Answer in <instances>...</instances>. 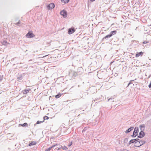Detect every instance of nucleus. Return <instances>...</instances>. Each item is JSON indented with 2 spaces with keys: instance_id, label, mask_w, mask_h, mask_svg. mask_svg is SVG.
Here are the masks:
<instances>
[{
  "instance_id": "nucleus-1",
  "label": "nucleus",
  "mask_w": 151,
  "mask_h": 151,
  "mask_svg": "<svg viewBox=\"0 0 151 151\" xmlns=\"http://www.w3.org/2000/svg\"><path fill=\"white\" fill-rule=\"evenodd\" d=\"M116 33V31H112L111 32V33L110 34L107 35L105 37L104 39H106L108 38V37H111L112 35L115 34Z\"/></svg>"
},
{
  "instance_id": "nucleus-2",
  "label": "nucleus",
  "mask_w": 151,
  "mask_h": 151,
  "mask_svg": "<svg viewBox=\"0 0 151 151\" xmlns=\"http://www.w3.org/2000/svg\"><path fill=\"white\" fill-rule=\"evenodd\" d=\"M138 128L137 127H136L134 129V130L133 133V134L132 136L133 137H135L138 134Z\"/></svg>"
},
{
  "instance_id": "nucleus-3",
  "label": "nucleus",
  "mask_w": 151,
  "mask_h": 151,
  "mask_svg": "<svg viewBox=\"0 0 151 151\" xmlns=\"http://www.w3.org/2000/svg\"><path fill=\"white\" fill-rule=\"evenodd\" d=\"M55 6L54 4L52 3L49 4L47 6V8L48 10L52 9L54 8Z\"/></svg>"
},
{
  "instance_id": "nucleus-4",
  "label": "nucleus",
  "mask_w": 151,
  "mask_h": 151,
  "mask_svg": "<svg viewBox=\"0 0 151 151\" xmlns=\"http://www.w3.org/2000/svg\"><path fill=\"white\" fill-rule=\"evenodd\" d=\"M75 31V29L74 28H71L68 29V33L69 34H71L73 33Z\"/></svg>"
},
{
  "instance_id": "nucleus-5",
  "label": "nucleus",
  "mask_w": 151,
  "mask_h": 151,
  "mask_svg": "<svg viewBox=\"0 0 151 151\" xmlns=\"http://www.w3.org/2000/svg\"><path fill=\"white\" fill-rule=\"evenodd\" d=\"M60 14L61 15L65 17H66L67 15L66 12L64 10L60 12Z\"/></svg>"
},
{
  "instance_id": "nucleus-6",
  "label": "nucleus",
  "mask_w": 151,
  "mask_h": 151,
  "mask_svg": "<svg viewBox=\"0 0 151 151\" xmlns=\"http://www.w3.org/2000/svg\"><path fill=\"white\" fill-rule=\"evenodd\" d=\"M34 36V35L32 33L28 32L26 35V36L27 37H32Z\"/></svg>"
},
{
  "instance_id": "nucleus-7",
  "label": "nucleus",
  "mask_w": 151,
  "mask_h": 151,
  "mask_svg": "<svg viewBox=\"0 0 151 151\" xmlns=\"http://www.w3.org/2000/svg\"><path fill=\"white\" fill-rule=\"evenodd\" d=\"M145 142L144 141H139L137 142H135V143H139V146H140L141 145H143L145 144Z\"/></svg>"
},
{
  "instance_id": "nucleus-8",
  "label": "nucleus",
  "mask_w": 151,
  "mask_h": 151,
  "mask_svg": "<svg viewBox=\"0 0 151 151\" xmlns=\"http://www.w3.org/2000/svg\"><path fill=\"white\" fill-rule=\"evenodd\" d=\"M144 135V133L143 131H141L139 133V136H138L139 137H142Z\"/></svg>"
},
{
  "instance_id": "nucleus-9",
  "label": "nucleus",
  "mask_w": 151,
  "mask_h": 151,
  "mask_svg": "<svg viewBox=\"0 0 151 151\" xmlns=\"http://www.w3.org/2000/svg\"><path fill=\"white\" fill-rule=\"evenodd\" d=\"M36 142L35 141H31V142L29 144V146H31L32 145H35L36 144Z\"/></svg>"
},
{
  "instance_id": "nucleus-10",
  "label": "nucleus",
  "mask_w": 151,
  "mask_h": 151,
  "mask_svg": "<svg viewBox=\"0 0 151 151\" xmlns=\"http://www.w3.org/2000/svg\"><path fill=\"white\" fill-rule=\"evenodd\" d=\"M143 55V52H137L135 56L137 58L139 56H142Z\"/></svg>"
},
{
  "instance_id": "nucleus-11",
  "label": "nucleus",
  "mask_w": 151,
  "mask_h": 151,
  "mask_svg": "<svg viewBox=\"0 0 151 151\" xmlns=\"http://www.w3.org/2000/svg\"><path fill=\"white\" fill-rule=\"evenodd\" d=\"M57 145V144H56V145H53L51 147H50L49 148H48L46 149L45 151H50L52 148L55 147Z\"/></svg>"
},
{
  "instance_id": "nucleus-12",
  "label": "nucleus",
  "mask_w": 151,
  "mask_h": 151,
  "mask_svg": "<svg viewBox=\"0 0 151 151\" xmlns=\"http://www.w3.org/2000/svg\"><path fill=\"white\" fill-rule=\"evenodd\" d=\"M19 126H22V127H26L28 126V124L27 123H25L23 124H19Z\"/></svg>"
},
{
  "instance_id": "nucleus-13",
  "label": "nucleus",
  "mask_w": 151,
  "mask_h": 151,
  "mask_svg": "<svg viewBox=\"0 0 151 151\" xmlns=\"http://www.w3.org/2000/svg\"><path fill=\"white\" fill-rule=\"evenodd\" d=\"M133 129V127H132L129 129H128L126 131V133H128L130 132L131 130H132Z\"/></svg>"
},
{
  "instance_id": "nucleus-14",
  "label": "nucleus",
  "mask_w": 151,
  "mask_h": 151,
  "mask_svg": "<svg viewBox=\"0 0 151 151\" xmlns=\"http://www.w3.org/2000/svg\"><path fill=\"white\" fill-rule=\"evenodd\" d=\"M69 0H61L62 3L65 4L68 2Z\"/></svg>"
},
{
  "instance_id": "nucleus-15",
  "label": "nucleus",
  "mask_w": 151,
  "mask_h": 151,
  "mask_svg": "<svg viewBox=\"0 0 151 151\" xmlns=\"http://www.w3.org/2000/svg\"><path fill=\"white\" fill-rule=\"evenodd\" d=\"M61 96V94L60 93H58V94L55 96V98H58L60 97Z\"/></svg>"
},
{
  "instance_id": "nucleus-16",
  "label": "nucleus",
  "mask_w": 151,
  "mask_h": 151,
  "mask_svg": "<svg viewBox=\"0 0 151 151\" xmlns=\"http://www.w3.org/2000/svg\"><path fill=\"white\" fill-rule=\"evenodd\" d=\"M135 139H132L129 141V144H130L131 143H133L134 142Z\"/></svg>"
},
{
  "instance_id": "nucleus-17",
  "label": "nucleus",
  "mask_w": 151,
  "mask_h": 151,
  "mask_svg": "<svg viewBox=\"0 0 151 151\" xmlns=\"http://www.w3.org/2000/svg\"><path fill=\"white\" fill-rule=\"evenodd\" d=\"M44 120L43 121V122H44V121L45 120H47V119H48L49 117L47 116H45L44 117Z\"/></svg>"
},
{
  "instance_id": "nucleus-18",
  "label": "nucleus",
  "mask_w": 151,
  "mask_h": 151,
  "mask_svg": "<svg viewBox=\"0 0 151 151\" xmlns=\"http://www.w3.org/2000/svg\"><path fill=\"white\" fill-rule=\"evenodd\" d=\"M43 122H44L43 121L42 122V121H37V122H36V124H38L40 123H42Z\"/></svg>"
},
{
  "instance_id": "nucleus-19",
  "label": "nucleus",
  "mask_w": 151,
  "mask_h": 151,
  "mask_svg": "<svg viewBox=\"0 0 151 151\" xmlns=\"http://www.w3.org/2000/svg\"><path fill=\"white\" fill-rule=\"evenodd\" d=\"M24 92L23 93H26L29 92V91L28 90H24L23 91Z\"/></svg>"
},
{
  "instance_id": "nucleus-20",
  "label": "nucleus",
  "mask_w": 151,
  "mask_h": 151,
  "mask_svg": "<svg viewBox=\"0 0 151 151\" xmlns=\"http://www.w3.org/2000/svg\"><path fill=\"white\" fill-rule=\"evenodd\" d=\"M62 149L63 150H65L67 149V148L66 147L64 146L63 147H62Z\"/></svg>"
},
{
  "instance_id": "nucleus-21",
  "label": "nucleus",
  "mask_w": 151,
  "mask_h": 151,
  "mask_svg": "<svg viewBox=\"0 0 151 151\" xmlns=\"http://www.w3.org/2000/svg\"><path fill=\"white\" fill-rule=\"evenodd\" d=\"M7 43V42L5 41H3V42H2V43L3 45H5Z\"/></svg>"
},
{
  "instance_id": "nucleus-22",
  "label": "nucleus",
  "mask_w": 151,
  "mask_h": 151,
  "mask_svg": "<svg viewBox=\"0 0 151 151\" xmlns=\"http://www.w3.org/2000/svg\"><path fill=\"white\" fill-rule=\"evenodd\" d=\"M72 144V142H71L69 144V145H68V146L70 147V146Z\"/></svg>"
},
{
  "instance_id": "nucleus-23",
  "label": "nucleus",
  "mask_w": 151,
  "mask_h": 151,
  "mask_svg": "<svg viewBox=\"0 0 151 151\" xmlns=\"http://www.w3.org/2000/svg\"><path fill=\"white\" fill-rule=\"evenodd\" d=\"M61 147H56V148L55 149V150H60V148Z\"/></svg>"
},
{
  "instance_id": "nucleus-24",
  "label": "nucleus",
  "mask_w": 151,
  "mask_h": 151,
  "mask_svg": "<svg viewBox=\"0 0 151 151\" xmlns=\"http://www.w3.org/2000/svg\"><path fill=\"white\" fill-rule=\"evenodd\" d=\"M2 77L0 75V81H1L2 80Z\"/></svg>"
},
{
  "instance_id": "nucleus-25",
  "label": "nucleus",
  "mask_w": 151,
  "mask_h": 151,
  "mask_svg": "<svg viewBox=\"0 0 151 151\" xmlns=\"http://www.w3.org/2000/svg\"><path fill=\"white\" fill-rule=\"evenodd\" d=\"M149 87L150 88H151V81L150 82V84L149 85Z\"/></svg>"
},
{
  "instance_id": "nucleus-26",
  "label": "nucleus",
  "mask_w": 151,
  "mask_h": 151,
  "mask_svg": "<svg viewBox=\"0 0 151 151\" xmlns=\"http://www.w3.org/2000/svg\"><path fill=\"white\" fill-rule=\"evenodd\" d=\"M147 43L148 42H147L145 41V42H144L143 43V44H145Z\"/></svg>"
},
{
  "instance_id": "nucleus-27",
  "label": "nucleus",
  "mask_w": 151,
  "mask_h": 151,
  "mask_svg": "<svg viewBox=\"0 0 151 151\" xmlns=\"http://www.w3.org/2000/svg\"><path fill=\"white\" fill-rule=\"evenodd\" d=\"M140 127H141V128H142V127L144 128V126H143V125H141L140 126Z\"/></svg>"
},
{
  "instance_id": "nucleus-28",
  "label": "nucleus",
  "mask_w": 151,
  "mask_h": 151,
  "mask_svg": "<svg viewBox=\"0 0 151 151\" xmlns=\"http://www.w3.org/2000/svg\"><path fill=\"white\" fill-rule=\"evenodd\" d=\"M48 55H46L44 56H43V57H42V58L45 57H46V56H48Z\"/></svg>"
},
{
  "instance_id": "nucleus-29",
  "label": "nucleus",
  "mask_w": 151,
  "mask_h": 151,
  "mask_svg": "<svg viewBox=\"0 0 151 151\" xmlns=\"http://www.w3.org/2000/svg\"><path fill=\"white\" fill-rule=\"evenodd\" d=\"M95 0H90L91 1H95Z\"/></svg>"
},
{
  "instance_id": "nucleus-30",
  "label": "nucleus",
  "mask_w": 151,
  "mask_h": 151,
  "mask_svg": "<svg viewBox=\"0 0 151 151\" xmlns=\"http://www.w3.org/2000/svg\"><path fill=\"white\" fill-rule=\"evenodd\" d=\"M136 144H137V145H138V146H139V143H138V144L136 143Z\"/></svg>"
},
{
  "instance_id": "nucleus-31",
  "label": "nucleus",
  "mask_w": 151,
  "mask_h": 151,
  "mask_svg": "<svg viewBox=\"0 0 151 151\" xmlns=\"http://www.w3.org/2000/svg\"><path fill=\"white\" fill-rule=\"evenodd\" d=\"M130 84V83H129V84H128V86H129Z\"/></svg>"
}]
</instances>
